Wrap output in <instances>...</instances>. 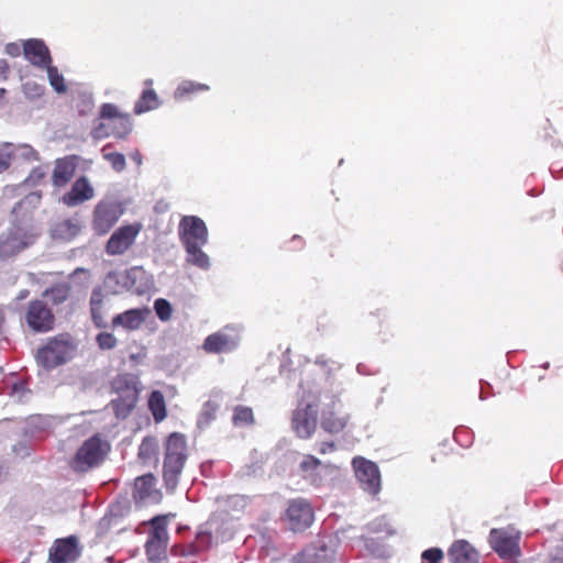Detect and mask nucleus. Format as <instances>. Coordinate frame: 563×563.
I'll use <instances>...</instances> for the list:
<instances>
[{
  "label": "nucleus",
  "mask_w": 563,
  "mask_h": 563,
  "mask_svg": "<svg viewBox=\"0 0 563 563\" xmlns=\"http://www.w3.org/2000/svg\"><path fill=\"white\" fill-rule=\"evenodd\" d=\"M76 156H67L56 161L52 176L54 186L63 187L70 180L76 170Z\"/></svg>",
  "instance_id": "5701e85b"
},
{
  "label": "nucleus",
  "mask_w": 563,
  "mask_h": 563,
  "mask_svg": "<svg viewBox=\"0 0 563 563\" xmlns=\"http://www.w3.org/2000/svg\"><path fill=\"white\" fill-rule=\"evenodd\" d=\"M299 467L302 476L313 485H320L321 475L330 474L334 470L333 465L322 463L313 455H305Z\"/></svg>",
  "instance_id": "aec40b11"
},
{
  "label": "nucleus",
  "mask_w": 563,
  "mask_h": 563,
  "mask_svg": "<svg viewBox=\"0 0 563 563\" xmlns=\"http://www.w3.org/2000/svg\"><path fill=\"white\" fill-rule=\"evenodd\" d=\"M12 144H7L1 151H0V173L9 168L12 158L11 153Z\"/></svg>",
  "instance_id": "a18cd8bd"
},
{
  "label": "nucleus",
  "mask_w": 563,
  "mask_h": 563,
  "mask_svg": "<svg viewBox=\"0 0 563 563\" xmlns=\"http://www.w3.org/2000/svg\"><path fill=\"white\" fill-rule=\"evenodd\" d=\"M109 450L110 445L107 441L98 435L91 437L77 450L70 462V466L76 472H87L98 466L103 461Z\"/></svg>",
  "instance_id": "f03ea898"
},
{
  "label": "nucleus",
  "mask_w": 563,
  "mask_h": 563,
  "mask_svg": "<svg viewBox=\"0 0 563 563\" xmlns=\"http://www.w3.org/2000/svg\"><path fill=\"white\" fill-rule=\"evenodd\" d=\"M151 525L153 530L145 544L146 554L150 561H158L165 555L168 544L166 517H155L151 520Z\"/></svg>",
  "instance_id": "f8f14e48"
},
{
  "label": "nucleus",
  "mask_w": 563,
  "mask_h": 563,
  "mask_svg": "<svg viewBox=\"0 0 563 563\" xmlns=\"http://www.w3.org/2000/svg\"><path fill=\"white\" fill-rule=\"evenodd\" d=\"M330 543L332 540H329V543L320 541L319 547L312 545L305 549L294 561L296 563H329L333 556Z\"/></svg>",
  "instance_id": "4be33fe9"
},
{
  "label": "nucleus",
  "mask_w": 563,
  "mask_h": 563,
  "mask_svg": "<svg viewBox=\"0 0 563 563\" xmlns=\"http://www.w3.org/2000/svg\"><path fill=\"white\" fill-rule=\"evenodd\" d=\"M44 69L47 71V77L51 86L58 92H65L66 86L64 85V77L58 73V69L55 66H52V63L48 64Z\"/></svg>",
  "instance_id": "4c0bfd02"
},
{
  "label": "nucleus",
  "mask_w": 563,
  "mask_h": 563,
  "mask_svg": "<svg viewBox=\"0 0 563 563\" xmlns=\"http://www.w3.org/2000/svg\"><path fill=\"white\" fill-rule=\"evenodd\" d=\"M93 197L95 189L92 185L86 176H81L73 184L70 191L62 197V201L68 207H75Z\"/></svg>",
  "instance_id": "a211bd4d"
},
{
  "label": "nucleus",
  "mask_w": 563,
  "mask_h": 563,
  "mask_svg": "<svg viewBox=\"0 0 563 563\" xmlns=\"http://www.w3.org/2000/svg\"><path fill=\"white\" fill-rule=\"evenodd\" d=\"M46 175V172L42 167L33 168L25 183L29 186H36Z\"/></svg>",
  "instance_id": "de8ad7c7"
},
{
  "label": "nucleus",
  "mask_w": 563,
  "mask_h": 563,
  "mask_svg": "<svg viewBox=\"0 0 563 563\" xmlns=\"http://www.w3.org/2000/svg\"><path fill=\"white\" fill-rule=\"evenodd\" d=\"M520 532L512 529H493L489 533V544L504 560H516L520 555Z\"/></svg>",
  "instance_id": "0eeeda50"
},
{
  "label": "nucleus",
  "mask_w": 563,
  "mask_h": 563,
  "mask_svg": "<svg viewBox=\"0 0 563 563\" xmlns=\"http://www.w3.org/2000/svg\"><path fill=\"white\" fill-rule=\"evenodd\" d=\"M41 201L40 192H31L26 195L16 206L13 208L12 213L18 217L20 211H29L31 209L36 208Z\"/></svg>",
  "instance_id": "f704fd0d"
},
{
  "label": "nucleus",
  "mask_w": 563,
  "mask_h": 563,
  "mask_svg": "<svg viewBox=\"0 0 563 563\" xmlns=\"http://www.w3.org/2000/svg\"><path fill=\"white\" fill-rule=\"evenodd\" d=\"M150 314L151 310L147 308L130 309L124 311L123 313L117 314L112 320V327H121L125 330L134 331L143 324V322Z\"/></svg>",
  "instance_id": "412c9836"
},
{
  "label": "nucleus",
  "mask_w": 563,
  "mask_h": 563,
  "mask_svg": "<svg viewBox=\"0 0 563 563\" xmlns=\"http://www.w3.org/2000/svg\"><path fill=\"white\" fill-rule=\"evenodd\" d=\"M201 246L202 245H196L194 249L185 247L188 254L187 261L199 268L208 269L210 266L209 256L201 251Z\"/></svg>",
  "instance_id": "473e14b6"
},
{
  "label": "nucleus",
  "mask_w": 563,
  "mask_h": 563,
  "mask_svg": "<svg viewBox=\"0 0 563 563\" xmlns=\"http://www.w3.org/2000/svg\"><path fill=\"white\" fill-rule=\"evenodd\" d=\"M217 410L218 406L214 402H205L198 418V427L201 429L208 427L216 419Z\"/></svg>",
  "instance_id": "c9c22d12"
},
{
  "label": "nucleus",
  "mask_w": 563,
  "mask_h": 563,
  "mask_svg": "<svg viewBox=\"0 0 563 563\" xmlns=\"http://www.w3.org/2000/svg\"><path fill=\"white\" fill-rule=\"evenodd\" d=\"M158 107L157 95L154 90H145L135 103L134 112L141 114Z\"/></svg>",
  "instance_id": "c756f323"
},
{
  "label": "nucleus",
  "mask_w": 563,
  "mask_h": 563,
  "mask_svg": "<svg viewBox=\"0 0 563 563\" xmlns=\"http://www.w3.org/2000/svg\"><path fill=\"white\" fill-rule=\"evenodd\" d=\"M448 555L452 563H478L477 551L465 540L455 541Z\"/></svg>",
  "instance_id": "b1692460"
},
{
  "label": "nucleus",
  "mask_w": 563,
  "mask_h": 563,
  "mask_svg": "<svg viewBox=\"0 0 563 563\" xmlns=\"http://www.w3.org/2000/svg\"><path fill=\"white\" fill-rule=\"evenodd\" d=\"M133 497L137 503L156 499L155 478L152 474H146L135 479Z\"/></svg>",
  "instance_id": "393cba45"
},
{
  "label": "nucleus",
  "mask_w": 563,
  "mask_h": 563,
  "mask_svg": "<svg viewBox=\"0 0 563 563\" xmlns=\"http://www.w3.org/2000/svg\"><path fill=\"white\" fill-rule=\"evenodd\" d=\"M117 391L122 390L118 398L111 400V406L118 418H125L137 401V389L129 376H120L112 383Z\"/></svg>",
  "instance_id": "6e6552de"
},
{
  "label": "nucleus",
  "mask_w": 563,
  "mask_h": 563,
  "mask_svg": "<svg viewBox=\"0 0 563 563\" xmlns=\"http://www.w3.org/2000/svg\"><path fill=\"white\" fill-rule=\"evenodd\" d=\"M97 343L102 350H111L117 345V338L109 332H102L97 335Z\"/></svg>",
  "instance_id": "37998d69"
},
{
  "label": "nucleus",
  "mask_w": 563,
  "mask_h": 563,
  "mask_svg": "<svg viewBox=\"0 0 563 563\" xmlns=\"http://www.w3.org/2000/svg\"><path fill=\"white\" fill-rule=\"evenodd\" d=\"M352 464L362 488L371 495H377L380 490V474L377 465L362 456L354 457Z\"/></svg>",
  "instance_id": "9d476101"
},
{
  "label": "nucleus",
  "mask_w": 563,
  "mask_h": 563,
  "mask_svg": "<svg viewBox=\"0 0 563 563\" xmlns=\"http://www.w3.org/2000/svg\"><path fill=\"white\" fill-rule=\"evenodd\" d=\"M104 296L99 289H95L90 297V310H91V317L97 327H104Z\"/></svg>",
  "instance_id": "bb28decb"
},
{
  "label": "nucleus",
  "mask_w": 563,
  "mask_h": 563,
  "mask_svg": "<svg viewBox=\"0 0 563 563\" xmlns=\"http://www.w3.org/2000/svg\"><path fill=\"white\" fill-rule=\"evenodd\" d=\"M209 90V86L205 84H199L190 80H185L179 84V86L176 88L174 92L175 99H184L185 97L189 96L190 93H196L199 91H207Z\"/></svg>",
  "instance_id": "2f4dec72"
},
{
  "label": "nucleus",
  "mask_w": 563,
  "mask_h": 563,
  "mask_svg": "<svg viewBox=\"0 0 563 563\" xmlns=\"http://www.w3.org/2000/svg\"><path fill=\"white\" fill-rule=\"evenodd\" d=\"M243 327L241 324H229L219 331L208 335L202 344L207 353H229L234 351L241 341Z\"/></svg>",
  "instance_id": "39448f33"
},
{
  "label": "nucleus",
  "mask_w": 563,
  "mask_h": 563,
  "mask_svg": "<svg viewBox=\"0 0 563 563\" xmlns=\"http://www.w3.org/2000/svg\"><path fill=\"white\" fill-rule=\"evenodd\" d=\"M26 389L23 383H15L11 389V397L15 401H24L26 399Z\"/></svg>",
  "instance_id": "09e8293b"
},
{
  "label": "nucleus",
  "mask_w": 563,
  "mask_h": 563,
  "mask_svg": "<svg viewBox=\"0 0 563 563\" xmlns=\"http://www.w3.org/2000/svg\"><path fill=\"white\" fill-rule=\"evenodd\" d=\"M187 459L186 439L180 433H172L166 442V454L164 461V481L169 488L177 485L178 476L181 473Z\"/></svg>",
  "instance_id": "f257e3e1"
},
{
  "label": "nucleus",
  "mask_w": 563,
  "mask_h": 563,
  "mask_svg": "<svg viewBox=\"0 0 563 563\" xmlns=\"http://www.w3.org/2000/svg\"><path fill=\"white\" fill-rule=\"evenodd\" d=\"M154 450V442L150 439H144L140 445L139 455L143 457H150Z\"/></svg>",
  "instance_id": "8fccbe9b"
},
{
  "label": "nucleus",
  "mask_w": 563,
  "mask_h": 563,
  "mask_svg": "<svg viewBox=\"0 0 563 563\" xmlns=\"http://www.w3.org/2000/svg\"><path fill=\"white\" fill-rule=\"evenodd\" d=\"M131 158L139 165L142 163L141 154L139 152L133 153Z\"/></svg>",
  "instance_id": "5fc2aeb1"
},
{
  "label": "nucleus",
  "mask_w": 563,
  "mask_h": 563,
  "mask_svg": "<svg viewBox=\"0 0 563 563\" xmlns=\"http://www.w3.org/2000/svg\"><path fill=\"white\" fill-rule=\"evenodd\" d=\"M4 93V89H0V95H3Z\"/></svg>",
  "instance_id": "bf43d9fd"
},
{
  "label": "nucleus",
  "mask_w": 563,
  "mask_h": 563,
  "mask_svg": "<svg viewBox=\"0 0 563 563\" xmlns=\"http://www.w3.org/2000/svg\"><path fill=\"white\" fill-rule=\"evenodd\" d=\"M102 152H103V158L111 164L112 168L115 172H122L125 168L126 163H125V157H124L123 154H121V153H107L106 148H103Z\"/></svg>",
  "instance_id": "79ce46f5"
},
{
  "label": "nucleus",
  "mask_w": 563,
  "mask_h": 563,
  "mask_svg": "<svg viewBox=\"0 0 563 563\" xmlns=\"http://www.w3.org/2000/svg\"><path fill=\"white\" fill-rule=\"evenodd\" d=\"M80 228L77 219H66L56 225L55 234L60 239L70 240L79 233Z\"/></svg>",
  "instance_id": "c85d7f7f"
},
{
  "label": "nucleus",
  "mask_w": 563,
  "mask_h": 563,
  "mask_svg": "<svg viewBox=\"0 0 563 563\" xmlns=\"http://www.w3.org/2000/svg\"><path fill=\"white\" fill-rule=\"evenodd\" d=\"M119 130H121V124L119 122H112V134L117 136V133Z\"/></svg>",
  "instance_id": "6e6d98bb"
},
{
  "label": "nucleus",
  "mask_w": 563,
  "mask_h": 563,
  "mask_svg": "<svg viewBox=\"0 0 563 563\" xmlns=\"http://www.w3.org/2000/svg\"><path fill=\"white\" fill-rule=\"evenodd\" d=\"M69 294V287L67 284H58L44 291V297H49L54 303H60L65 301Z\"/></svg>",
  "instance_id": "e433bc0d"
},
{
  "label": "nucleus",
  "mask_w": 563,
  "mask_h": 563,
  "mask_svg": "<svg viewBox=\"0 0 563 563\" xmlns=\"http://www.w3.org/2000/svg\"><path fill=\"white\" fill-rule=\"evenodd\" d=\"M154 309L157 317L162 321H168L172 318L173 308L169 301L163 298H158L154 302Z\"/></svg>",
  "instance_id": "a19ab883"
},
{
  "label": "nucleus",
  "mask_w": 563,
  "mask_h": 563,
  "mask_svg": "<svg viewBox=\"0 0 563 563\" xmlns=\"http://www.w3.org/2000/svg\"><path fill=\"white\" fill-rule=\"evenodd\" d=\"M9 73V65L5 59L0 58V81L5 79Z\"/></svg>",
  "instance_id": "603ef678"
},
{
  "label": "nucleus",
  "mask_w": 563,
  "mask_h": 563,
  "mask_svg": "<svg viewBox=\"0 0 563 563\" xmlns=\"http://www.w3.org/2000/svg\"><path fill=\"white\" fill-rule=\"evenodd\" d=\"M122 213L123 209L118 202L110 200L99 201L93 210V230L100 235L108 233Z\"/></svg>",
  "instance_id": "1a4fd4ad"
},
{
  "label": "nucleus",
  "mask_w": 563,
  "mask_h": 563,
  "mask_svg": "<svg viewBox=\"0 0 563 563\" xmlns=\"http://www.w3.org/2000/svg\"><path fill=\"white\" fill-rule=\"evenodd\" d=\"M443 559V552L438 548L426 550L421 554L422 563H440Z\"/></svg>",
  "instance_id": "c03bdc74"
},
{
  "label": "nucleus",
  "mask_w": 563,
  "mask_h": 563,
  "mask_svg": "<svg viewBox=\"0 0 563 563\" xmlns=\"http://www.w3.org/2000/svg\"><path fill=\"white\" fill-rule=\"evenodd\" d=\"M27 426H29L30 432L32 434H34L36 432H44V431L49 430L53 426V420L48 417L37 416V417L31 418Z\"/></svg>",
  "instance_id": "58836bf2"
},
{
  "label": "nucleus",
  "mask_w": 563,
  "mask_h": 563,
  "mask_svg": "<svg viewBox=\"0 0 563 563\" xmlns=\"http://www.w3.org/2000/svg\"><path fill=\"white\" fill-rule=\"evenodd\" d=\"M112 133V128L108 123L100 122L98 123L91 132V135L96 140H100L107 137Z\"/></svg>",
  "instance_id": "49530a36"
},
{
  "label": "nucleus",
  "mask_w": 563,
  "mask_h": 563,
  "mask_svg": "<svg viewBox=\"0 0 563 563\" xmlns=\"http://www.w3.org/2000/svg\"><path fill=\"white\" fill-rule=\"evenodd\" d=\"M25 320L27 325L35 332H47L54 327V314L45 302L41 300L31 301Z\"/></svg>",
  "instance_id": "4468645a"
},
{
  "label": "nucleus",
  "mask_w": 563,
  "mask_h": 563,
  "mask_svg": "<svg viewBox=\"0 0 563 563\" xmlns=\"http://www.w3.org/2000/svg\"><path fill=\"white\" fill-rule=\"evenodd\" d=\"M287 518L294 531L308 528L313 521L311 506L303 499H295L289 503Z\"/></svg>",
  "instance_id": "dca6fc26"
},
{
  "label": "nucleus",
  "mask_w": 563,
  "mask_h": 563,
  "mask_svg": "<svg viewBox=\"0 0 563 563\" xmlns=\"http://www.w3.org/2000/svg\"><path fill=\"white\" fill-rule=\"evenodd\" d=\"M12 158L25 162H34L38 159L37 152L29 144H18L11 147Z\"/></svg>",
  "instance_id": "72a5a7b5"
},
{
  "label": "nucleus",
  "mask_w": 563,
  "mask_h": 563,
  "mask_svg": "<svg viewBox=\"0 0 563 563\" xmlns=\"http://www.w3.org/2000/svg\"><path fill=\"white\" fill-rule=\"evenodd\" d=\"M335 450V444L333 442H322L318 448V452L320 454H327L329 452H333Z\"/></svg>",
  "instance_id": "3c124183"
},
{
  "label": "nucleus",
  "mask_w": 563,
  "mask_h": 563,
  "mask_svg": "<svg viewBox=\"0 0 563 563\" xmlns=\"http://www.w3.org/2000/svg\"><path fill=\"white\" fill-rule=\"evenodd\" d=\"M5 52L11 56H18L20 54V48L15 44H8L5 47Z\"/></svg>",
  "instance_id": "864d4df0"
},
{
  "label": "nucleus",
  "mask_w": 563,
  "mask_h": 563,
  "mask_svg": "<svg viewBox=\"0 0 563 563\" xmlns=\"http://www.w3.org/2000/svg\"><path fill=\"white\" fill-rule=\"evenodd\" d=\"M100 118L112 122H119L121 124V130L115 132L118 137H124L131 131L129 117L121 114L118 108L112 103L102 104Z\"/></svg>",
  "instance_id": "a878e982"
},
{
  "label": "nucleus",
  "mask_w": 563,
  "mask_h": 563,
  "mask_svg": "<svg viewBox=\"0 0 563 563\" xmlns=\"http://www.w3.org/2000/svg\"><path fill=\"white\" fill-rule=\"evenodd\" d=\"M29 295L27 290H24L20 294L19 299H24Z\"/></svg>",
  "instance_id": "4d7b16f0"
},
{
  "label": "nucleus",
  "mask_w": 563,
  "mask_h": 563,
  "mask_svg": "<svg viewBox=\"0 0 563 563\" xmlns=\"http://www.w3.org/2000/svg\"><path fill=\"white\" fill-rule=\"evenodd\" d=\"M214 523V521H210L208 523V528L200 530L197 533L196 547L199 550L208 548L212 543V541L218 542L220 540L223 541L225 539V536L221 534L219 530H216L213 534L212 527Z\"/></svg>",
  "instance_id": "cd10ccee"
},
{
  "label": "nucleus",
  "mask_w": 563,
  "mask_h": 563,
  "mask_svg": "<svg viewBox=\"0 0 563 563\" xmlns=\"http://www.w3.org/2000/svg\"><path fill=\"white\" fill-rule=\"evenodd\" d=\"M150 409L156 421H162L166 417V408L164 396L161 391L155 390L151 394L148 399Z\"/></svg>",
  "instance_id": "7c9ffc66"
},
{
  "label": "nucleus",
  "mask_w": 563,
  "mask_h": 563,
  "mask_svg": "<svg viewBox=\"0 0 563 563\" xmlns=\"http://www.w3.org/2000/svg\"><path fill=\"white\" fill-rule=\"evenodd\" d=\"M38 232L32 227L13 225L0 235V257L10 258L33 245Z\"/></svg>",
  "instance_id": "7ed1b4c3"
},
{
  "label": "nucleus",
  "mask_w": 563,
  "mask_h": 563,
  "mask_svg": "<svg viewBox=\"0 0 563 563\" xmlns=\"http://www.w3.org/2000/svg\"><path fill=\"white\" fill-rule=\"evenodd\" d=\"M23 55L34 66L45 68L52 63L48 47L42 40L30 38L23 43Z\"/></svg>",
  "instance_id": "f3484780"
},
{
  "label": "nucleus",
  "mask_w": 563,
  "mask_h": 563,
  "mask_svg": "<svg viewBox=\"0 0 563 563\" xmlns=\"http://www.w3.org/2000/svg\"><path fill=\"white\" fill-rule=\"evenodd\" d=\"M294 563H296V562L294 561Z\"/></svg>",
  "instance_id": "052dcab7"
},
{
  "label": "nucleus",
  "mask_w": 563,
  "mask_h": 563,
  "mask_svg": "<svg viewBox=\"0 0 563 563\" xmlns=\"http://www.w3.org/2000/svg\"><path fill=\"white\" fill-rule=\"evenodd\" d=\"M79 555L77 541L74 537L58 540L49 550L52 563H70Z\"/></svg>",
  "instance_id": "6ab92c4d"
},
{
  "label": "nucleus",
  "mask_w": 563,
  "mask_h": 563,
  "mask_svg": "<svg viewBox=\"0 0 563 563\" xmlns=\"http://www.w3.org/2000/svg\"><path fill=\"white\" fill-rule=\"evenodd\" d=\"M317 396L303 395L292 412L291 428L299 438L308 439L317 428Z\"/></svg>",
  "instance_id": "20e7f679"
},
{
  "label": "nucleus",
  "mask_w": 563,
  "mask_h": 563,
  "mask_svg": "<svg viewBox=\"0 0 563 563\" xmlns=\"http://www.w3.org/2000/svg\"><path fill=\"white\" fill-rule=\"evenodd\" d=\"M347 421L349 413L344 410L343 404L336 398L332 399L328 407L322 410L321 427L330 433L342 431Z\"/></svg>",
  "instance_id": "2eb2a0df"
},
{
  "label": "nucleus",
  "mask_w": 563,
  "mask_h": 563,
  "mask_svg": "<svg viewBox=\"0 0 563 563\" xmlns=\"http://www.w3.org/2000/svg\"><path fill=\"white\" fill-rule=\"evenodd\" d=\"M253 421V411L249 407H236L233 415L235 426L249 424Z\"/></svg>",
  "instance_id": "ea45409f"
},
{
  "label": "nucleus",
  "mask_w": 563,
  "mask_h": 563,
  "mask_svg": "<svg viewBox=\"0 0 563 563\" xmlns=\"http://www.w3.org/2000/svg\"><path fill=\"white\" fill-rule=\"evenodd\" d=\"M179 235L185 247L205 245L208 242L206 223L196 216H186L179 223Z\"/></svg>",
  "instance_id": "9b49d317"
},
{
  "label": "nucleus",
  "mask_w": 563,
  "mask_h": 563,
  "mask_svg": "<svg viewBox=\"0 0 563 563\" xmlns=\"http://www.w3.org/2000/svg\"><path fill=\"white\" fill-rule=\"evenodd\" d=\"M34 89H35V90H40V88H38V87H36L35 85H34ZM36 93H40V92H38V91H36Z\"/></svg>",
  "instance_id": "13d9d810"
},
{
  "label": "nucleus",
  "mask_w": 563,
  "mask_h": 563,
  "mask_svg": "<svg viewBox=\"0 0 563 563\" xmlns=\"http://www.w3.org/2000/svg\"><path fill=\"white\" fill-rule=\"evenodd\" d=\"M142 225L139 223L128 224L115 230L106 245L109 255H121L128 251L139 235Z\"/></svg>",
  "instance_id": "ddd939ff"
},
{
  "label": "nucleus",
  "mask_w": 563,
  "mask_h": 563,
  "mask_svg": "<svg viewBox=\"0 0 563 563\" xmlns=\"http://www.w3.org/2000/svg\"><path fill=\"white\" fill-rule=\"evenodd\" d=\"M74 352L68 336L59 335L47 342L37 351V363L45 368H53L67 362Z\"/></svg>",
  "instance_id": "423d86ee"
}]
</instances>
